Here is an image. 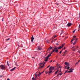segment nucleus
<instances>
[{"label": "nucleus", "instance_id": "f257e3e1", "mask_svg": "<svg viewBox=\"0 0 80 80\" xmlns=\"http://www.w3.org/2000/svg\"><path fill=\"white\" fill-rule=\"evenodd\" d=\"M54 68H55L54 67H52L51 66L49 68V74H50V73H52V71L54 70Z\"/></svg>", "mask_w": 80, "mask_h": 80}, {"label": "nucleus", "instance_id": "f03ea898", "mask_svg": "<svg viewBox=\"0 0 80 80\" xmlns=\"http://www.w3.org/2000/svg\"><path fill=\"white\" fill-rule=\"evenodd\" d=\"M55 51V52H56V53H58V50L57 49V48H54V49H52V52L51 53V54H52L53 52H54Z\"/></svg>", "mask_w": 80, "mask_h": 80}, {"label": "nucleus", "instance_id": "7ed1b4c3", "mask_svg": "<svg viewBox=\"0 0 80 80\" xmlns=\"http://www.w3.org/2000/svg\"><path fill=\"white\" fill-rule=\"evenodd\" d=\"M0 68L2 70H5V65H1L0 66Z\"/></svg>", "mask_w": 80, "mask_h": 80}, {"label": "nucleus", "instance_id": "20e7f679", "mask_svg": "<svg viewBox=\"0 0 80 80\" xmlns=\"http://www.w3.org/2000/svg\"><path fill=\"white\" fill-rule=\"evenodd\" d=\"M44 65L43 64V63H40L39 64V66L40 68H42L43 67H44Z\"/></svg>", "mask_w": 80, "mask_h": 80}, {"label": "nucleus", "instance_id": "39448f33", "mask_svg": "<svg viewBox=\"0 0 80 80\" xmlns=\"http://www.w3.org/2000/svg\"><path fill=\"white\" fill-rule=\"evenodd\" d=\"M70 65H68L65 67V69H69L70 68V67H69V66Z\"/></svg>", "mask_w": 80, "mask_h": 80}, {"label": "nucleus", "instance_id": "423d86ee", "mask_svg": "<svg viewBox=\"0 0 80 80\" xmlns=\"http://www.w3.org/2000/svg\"><path fill=\"white\" fill-rule=\"evenodd\" d=\"M69 71L68 72V73H71L72 72H73V69L72 68H70L69 69Z\"/></svg>", "mask_w": 80, "mask_h": 80}, {"label": "nucleus", "instance_id": "0eeeda50", "mask_svg": "<svg viewBox=\"0 0 80 80\" xmlns=\"http://www.w3.org/2000/svg\"><path fill=\"white\" fill-rule=\"evenodd\" d=\"M35 39V38H33V36H32V37L31 38V42H33V40Z\"/></svg>", "mask_w": 80, "mask_h": 80}, {"label": "nucleus", "instance_id": "6e6552de", "mask_svg": "<svg viewBox=\"0 0 80 80\" xmlns=\"http://www.w3.org/2000/svg\"><path fill=\"white\" fill-rule=\"evenodd\" d=\"M44 61L47 62V61H48V58L46 57V58H44Z\"/></svg>", "mask_w": 80, "mask_h": 80}, {"label": "nucleus", "instance_id": "1a4fd4ad", "mask_svg": "<svg viewBox=\"0 0 80 80\" xmlns=\"http://www.w3.org/2000/svg\"><path fill=\"white\" fill-rule=\"evenodd\" d=\"M71 25H72V23H68L67 24L68 27H70Z\"/></svg>", "mask_w": 80, "mask_h": 80}, {"label": "nucleus", "instance_id": "9d476101", "mask_svg": "<svg viewBox=\"0 0 80 80\" xmlns=\"http://www.w3.org/2000/svg\"><path fill=\"white\" fill-rule=\"evenodd\" d=\"M37 72H36L34 74L35 75V78H37V76H38V75L37 74Z\"/></svg>", "mask_w": 80, "mask_h": 80}, {"label": "nucleus", "instance_id": "9b49d317", "mask_svg": "<svg viewBox=\"0 0 80 80\" xmlns=\"http://www.w3.org/2000/svg\"><path fill=\"white\" fill-rule=\"evenodd\" d=\"M16 68V67H14V68L10 70L11 72H13V70H15V69Z\"/></svg>", "mask_w": 80, "mask_h": 80}, {"label": "nucleus", "instance_id": "f8f14e48", "mask_svg": "<svg viewBox=\"0 0 80 80\" xmlns=\"http://www.w3.org/2000/svg\"><path fill=\"white\" fill-rule=\"evenodd\" d=\"M65 65H70L67 62H65Z\"/></svg>", "mask_w": 80, "mask_h": 80}, {"label": "nucleus", "instance_id": "ddd939ff", "mask_svg": "<svg viewBox=\"0 0 80 80\" xmlns=\"http://www.w3.org/2000/svg\"><path fill=\"white\" fill-rule=\"evenodd\" d=\"M66 53L64 52L62 53L63 56H65L66 55Z\"/></svg>", "mask_w": 80, "mask_h": 80}, {"label": "nucleus", "instance_id": "4468645a", "mask_svg": "<svg viewBox=\"0 0 80 80\" xmlns=\"http://www.w3.org/2000/svg\"><path fill=\"white\" fill-rule=\"evenodd\" d=\"M41 50V49L40 48V46L38 47V50Z\"/></svg>", "mask_w": 80, "mask_h": 80}, {"label": "nucleus", "instance_id": "2eb2a0df", "mask_svg": "<svg viewBox=\"0 0 80 80\" xmlns=\"http://www.w3.org/2000/svg\"><path fill=\"white\" fill-rule=\"evenodd\" d=\"M65 45V43H64V44H62V48Z\"/></svg>", "mask_w": 80, "mask_h": 80}, {"label": "nucleus", "instance_id": "dca6fc26", "mask_svg": "<svg viewBox=\"0 0 80 80\" xmlns=\"http://www.w3.org/2000/svg\"><path fill=\"white\" fill-rule=\"evenodd\" d=\"M51 56V54H49L47 57L48 58L49 57H50Z\"/></svg>", "mask_w": 80, "mask_h": 80}, {"label": "nucleus", "instance_id": "f3484780", "mask_svg": "<svg viewBox=\"0 0 80 80\" xmlns=\"http://www.w3.org/2000/svg\"><path fill=\"white\" fill-rule=\"evenodd\" d=\"M62 48V46H59V48H58V49H61V48Z\"/></svg>", "mask_w": 80, "mask_h": 80}, {"label": "nucleus", "instance_id": "a211bd4d", "mask_svg": "<svg viewBox=\"0 0 80 80\" xmlns=\"http://www.w3.org/2000/svg\"><path fill=\"white\" fill-rule=\"evenodd\" d=\"M58 70H57V71H56V72H55V74L56 75L57 73H58Z\"/></svg>", "mask_w": 80, "mask_h": 80}, {"label": "nucleus", "instance_id": "6ab92c4d", "mask_svg": "<svg viewBox=\"0 0 80 80\" xmlns=\"http://www.w3.org/2000/svg\"><path fill=\"white\" fill-rule=\"evenodd\" d=\"M10 40V38H9L8 39H6V41H8V40Z\"/></svg>", "mask_w": 80, "mask_h": 80}, {"label": "nucleus", "instance_id": "aec40b11", "mask_svg": "<svg viewBox=\"0 0 80 80\" xmlns=\"http://www.w3.org/2000/svg\"><path fill=\"white\" fill-rule=\"evenodd\" d=\"M32 80H36V78H32Z\"/></svg>", "mask_w": 80, "mask_h": 80}, {"label": "nucleus", "instance_id": "412c9836", "mask_svg": "<svg viewBox=\"0 0 80 80\" xmlns=\"http://www.w3.org/2000/svg\"><path fill=\"white\" fill-rule=\"evenodd\" d=\"M76 42H77V41H76L75 42L73 43V45H75V43H76Z\"/></svg>", "mask_w": 80, "mask_h": 80}, {"label": "nucleus", "instance_id": "4be33fe9", "mask_svg": "<svg viewBox=\"0 0 80 80\" xmlns=\"http://www.w3.org/2000/svg\"><path fill=\"white\" fill-rule=\"evenodd\" d=\"M53 47H51V46H50V48H49V49H52V48H53Z\"/></svg>", "mask_w": 80, "mask_h": 80}, {"label": "nucleus", "instance_id": "5701e85b", "mask_svg": "<svg viewBox=\"0 0 80 80\" xmlns=\"http://www.w3.org/2000/svg\"><path fill=\"white\" fill-rule=\"evenodd\" d=\"M73 40H74V38H73L72 39L71 41V42H73Z\"/></svg>", "mask_w": 80, "mask_h": 80}, {"label": "nucleus", "instance_id": "b1692460", "mask_svg": "<svg viewBox=\"0 0 80 80\" xmlns=\"http://www.w3.org/2000/svg\"><path fill=\"white\" fill-rule=\"evenodd\" d=\"M62 51H63V50H62L59 52V53H61L62 52Z\"/></svg>", "mask_w": 80, "mask_h": 80}, {"label": "nucleus", "instance_id": "393cba45", "mask_svg": "<svg viewBox=\"0 0 80 80\" xmlns=\"http://www.w3.org/2000/svg\"><path fill=\"white\" fill-rule=\"evenodd\" d=\"M75 47L74 46L72 48H74V49H75Z\"/></svg>", "mask_w": 80, "mask_h": 80}, {"label": "nucleus", "instance_id": "a878e982", "mask_svg": "<svg viewBox=\"0 0 80 80\" xmlns=\"http://www.w3.org/2000/svg\"><path fill=\"white\" fill-rule=\"evenodd\" d=\"M65 53H66V52H67V50H65L64 52Z\"/></svg>", "mask_w": 80, "mask_h": 80}, {"label": "nucleus", "instance_id": "bb28decb", "mask_svg": "<svg viewBox=\"0 0 80 80\" xmlns=\"http://www.w3.org/2000/svg\"><path fill=\"white\" fill-rule=\"evenodd\" d=\"M67 72H68V70H67L65 72V73H64V74H65V73H67Z\"/></svg>", "mask_w": 80, "mask_h": 80}, {"label": "nucleus", "instance_id": "cd10ccee", "mask_svg": "<svg viewBox=\"0 0 80 80\" xmlns=\"http://www.w3.org/2000/svg\"><path fill=\"white\" fill-rule=\"evenodd\" d=\"M75 30H76L75 29L74 30V31H73V33H75Z\"/></svg>", "mask_w": 80, "mask_h": 80}, {"label": "nucleus", "instance_id": "c85d7f7f", "mask_svg": "<svg viewBox=\"0 0 80 80\" xmlns=\"http://www.w3.org/2000/svg\"><path fill=\"white\" fill-rule=\"evenodd\" d=\"M7 63L8 64V66H9V64H8V61L7 62Z\"/></svg>", "mask_w": 80, "mask_h": 80}, {"label": "nucleus", "instance_id": "c756f323", "mask_svg": "<svg viewBox=\"0 0 80 80\" xmlns=\"http://www.w3.org/2000/svg\"><path fill=\"white\" fill-rule=\"evenodd\" d=\"M76 36H73V38H76Z\"/></svg>", "mask_w": 80, "mask_h": 80}, {"label": "nucleus", "instance_id": "7c9ffc66", "mask_svg": "<svg viewBox=\"0 0 80 80\" xmlns=\"http://www.w3.org/2000/svg\"><path fill=\"white\" fill-rule=\"evenodd\" d=\"M78 62H76V64H75V65H77V64H78Z\"/></svg>", "mask_w": 80, "mask_h": 80}, {"label": "nucleus", "instance_id": "2f4dec72", "mask_svg": "<svg viewBox=\"0 0 80 80\" xmlns=\"http://www.w3.org/2000/svg\"><path fill=\"white\" fill-rule=\"evenodd\" d=\"M2 77H3V76H2V75H1V76H0V78H2Z\"/></svg>", "mask_w": 80, "mask_h": 80}, {"label": "nucleus", "instance_id": "473e14b6", "mask_svg": "<svg viewBox=\"0 0 80 80\" xmlns=\"http://www.w3.org/2000/svg\"><path fill=\"white\" fill-rule=\"evenodd\" d=\"M50 67V66L49 65L48 66V67H47V68H49V67Z\"/></svg>", "mask_w": 80, "mask_h": 80}, {"label": "nucleus", "instance_id": "72a5a7b5", "mask_svg": "<svg viewBox=\"0 0 80 80\" xmlns=\"http://www.w3.org/2000/svg\"><path fill=\"white\" fill-rule=\"evenodd\" d=\"M39 74L40 75H41V74H42V73H40V72H39Z\"/></svg>", "mask_w": 80, "mask_h": 80}, {"label": "nucleus", "instance_id": "f704fd0d", "mask_svg": "<svg viewBox=\"0 0 80 80\" xmlns=\"http://www.w3.org/2000/svg\"><path fill=\"white\" fill-rule=\"evenodd\" d=\"M75 48H78V46H76Z\"/></svg>", "mask_w": 80, "mask_h": 80}, {"label": "nucleus", "instance_id": "c9c22d12", "mask_svg": "<svg viewBox=\"0 0 80 80\" xmlns=\"http://www.w3.org/2000/svg\"><path fill=\"white\" fill-rule=\"evenodd\" d=\"M52 60H51V61H50L49 62H50V63H51V62H52Z\"/></svg>", "mask_w": 80, "mask_h": 80}, {"label": "nucleus", "instance_id": "e433bc0d", "mask_svg": "<svg viewBox=\"0 0 80 80\" xmlns=\"http://www.w3.org/2000/svg\"><path fill=\"white\" fill-rule=\"evenodd\" d=\"M60 75V73H59V74L57 76V77H58Z\"/></svg>", "mask_w": 80, "mask_h": 80}, {"label": "nucleus", "instance_id": "4c0bfd02", "mask_svg": "<svg viewBox=\"0 0 80 80\" xmlns=\"http://www.w3.org/2000/svg\"><path fill=\"white\" fill-rule=\"evenodd\" d=\"M78 40V39L77 38H76V40H75L76 42V41H77V40Z\"/></svg>", "mask_w": 80, "mask_h": 80}, {"label": "nucleus", "instance_id": "58836bf2", "mask_svg": "<svg viewBox=\"0 0 80 80\" xmlns=\"http://www.w3.org/2000/svg\"><path fill=\"white\" fill-rule=\"evenodd\" d=\"M60 75H62V73H61L60 74Z\"/></svg>", "mask_w": 80, "mask_h": 80}, {"label": "nucleus", "instance_id": "ea45409f", "mask_svg": "<svg viewBox=\"0 0 80 80\" xmlns=\"http://www.w3.org/2000/svg\"><path fill=\"white\" fill-rule=\"evenodd\" d=\"M57 35L55 36L54 37V38H55L56 37H57Z\"/></svg>", "mask_w": 80, "mask_h": 80}, {"label": "nucleus", "instance_id": "a19ab883", "mask_svg": "<svg viewBox=\"0 0 80 80\" xmlns=\"http://www.w3.org/2000/svg\"><path fill=\"white\" fill-rule=\"evenodd\" d=\"M38 77H40V74H38Z\"/></svg>", "mask_w": 80, "mask_h": 80}, {"label": "nucleus", "instance_id": "79ce46f5", "mask_svg": "<svg viewBox=\"0 0 80 80\" xmlns=\"http://www.w3.org/2000/svg\"><path fill=\"white\" fill-rule=\"evenodd\" d=\"M63 31H62V32L61 33V34H62V33H63Z\"/></svg>", "mask_w": 80, "mask_h": 80}, {"label": "nucleus", "instance_id": "37998d69", "mask_svg": "<svg viewBox=\"0 0 80 80\" xmlns=\"http://www.w3.org/2000/svg\"><path fill=\"white\" fill-rule=\"evenodd\" d=\"M79 28H80V24L79 25Z\"/></svg>", "mask_w": 80, "mask_h": 80}, {"label": "nucleus", "instance_id": "c03bdc74", "mask_svg": "<svg viewBox=\"0 0 80 80\" xmlns=\"http://www.w3.org/2000/svg\"><path fill=\"white\" fill-rule=\"evenodd\" d=\"M72 50L73 51H75V49H73Z\"/></svg>", "mask_w": 80, "mask_h": 80}, {"label": "nucleus", "instance_id": "a18cd8bd", "mask_svg": "<svg viewBox=\"0 0 80 80\" xmlns=\"http://www.w3.org/2000/svg\"><path fill=\"white\" fill-rule=\"evenodd\" d=\"M43 63H44V64H45V63H46V62H43Z\"/></svg>", "mask_w": 80, "mask_h": 80}, {"label": "nucleus", "instance_id": "49530a36", "mask_svg": "<svg viewBox=\"0 0 80 80\" xmlns=\"http://www.w3.org/2000/svg\"><path fill=\"white\" fill-rule=\"evenodd\" d=\"M7 80H10V79H9V78H8V79H7Z\"/></svg>", "mask_w": 80, "mask_h": 80}, {"label": "nucleus", "instance_id": "de8ad7c7", "mask_svg": "<svg viewBox=\"0 0 80 80\" xmlns=\"http://www.w3.org/2000/svg\"><path fill=\"white\" fill-rule=\"evenodd\" d=\"M2 21H3V18H2Z\"/></svg>", "mask_w": 80, "mask_h": 80}, {"label": "nucleus", "instance_id": "09e8293b", "mask_svg": "<svg viewBox=\"0 0 80 80\" xmlns=\"http://www.w3.org/2000/svg\"><path fill=\"white\" fill-rule=\"evenodd\" d=\"M48 72H47L46 73V74H47V73H48Z\"/></svg>", "mask_w": 80, "mask_h": 80}, {"label": "nucleus", "instance_id": "8fccbe9b", "mask_svg": "<svg viewBox=\"0 0 80 80\" xmlns=\"http://www.w3.org/2000/svg\"><path fill=\"white\" fill-rule=\"evenodd\" d=\"M76 39V38H74V40H75Z\"/></svg>", "mask_w": 80, "mask_h": 80}, {"label": "nucleus", "instance_id": "3c124183", "mask_svg": "<svg viewBox=\"0 0 80 80\" xmlns=\"http://www.w3.org/2000/svg\"><path fill=\"white\" fill-rule=\"evenodd\" d=\"M80 62V60H79L78 61V62Z\"/></svg>", "mask_w": 80, "mask_h": 80}, {"label": "nucleus", "instance_id": "603ef678", "mask_svg": "<svg viewBox=\"0 0 80 80\" xmlns=\"http://www.w3.org/2000/svg\"><path fill=\"white\" fill-rule=\"evenodd\" d=\"M64 49H65V47L64 48Z\"/></svg>", "mask_w": 80, "mask_h": 80}, {"label": "nucleus", "instance_id": "864d4df0", "mask_svg": "<svg viewBox=\"0 0 80 80\" xmlns=\"http://www.w3.org/2000/svg\"><path fill=\"white\" fill-rule=\"evenodd\" d=\"M57 5H58V4H57Z\"/></svg>", "mask_w": 80, "mask_h": 80}, {"label": "nucleus", "instance_id": "5fc2aeb1", "mask_svg": "<svg viewBox=\"0 0 80 80\" xmlns=\"http://www.w3.org/2000/svg\"><path fill=\"white\" fill-rule=\"evenodd\" d=\"M79 30H80L79 29L78 30V31H79Z\"/></svg>", "mask_w": 80, "mask_h": 80}, {"label": "nucleus", "instance_id": "6e6d98bb", "mask_svg": "<svg viewBox=\"0 0 80 80\" xmlns=\"http://www.w3.org/2000/svg\"><path fill=\"white\" fill-rule=\"evenodd\" d=\"M79 15H80V12L79 13Z\"/></svg>", "mask_w": 80, "mask_h": 80}, {"label": "nucleus", "instance_id": "4d7b16f0", "mask_svg": "<svg viewBox=\"0 0 80 80\" xmlns=\"http://www.w3.org/2000/svg\"><path fill=\"white\" fill-rule=\"evenodd\" d=\"M55 40H57V39H55Z\"/></svg>", "mask_w": 80, "mask_h": 80}, {"label": "nucleus", "instance_id": "13d9d810", "mask_svg": "<svg viewBox=\"0 0 80 80\" xmlns=\"http://www.w3.org/2000/svg\"><path fill=\"white\" fill-rule=\"evenodd\" d=\"M62 50H63V48H62Z\"/></svg>", "mask_w": 80, "mask_h": 80}, {"label": "nucleus", "instance_id": "bf43d9fd", "mask_svg": "<svg viewBox=\"0 0 80 80\" xmlns=\"http://www.w3.org/2000/svg\"><path fill=\"white\" fill-rule=\"evenodd\" d=\"M32 58H33V57H32Z\"/></svg>", "mask_w": 80, "mask_h": 80}, {"label": "nucleus", "instance_id": "052dcab7", "mask_svg": "<svg viewBox=\"0 0 80 80\" xmlns=\"http://www.w3.org/2000/svg\"><path fill=\"white\" fill-rule=\"evenodd\" d=\"M60 72H61V71H60Z\"/></svg>", "mask_w": 80, "mask_h": 80}, {"label": "nucleus", "instance_id": "680f3d73", "mask_svg": "<svg viewBox=\"0 0 80 80\" xmlns=\"http://www.w3.org/2000/svg\"><path fill=\"white\" fill-rule=\"evenodd\" d=\"M60 67L59 66V68H60Z\"/></svg>", "mask_w": 80, "mask_h": 80}, {"label": "nucleus", "instance_id": "e2e57ef3", "mask_svg": "<svg viewBox=\"0 0 80 80\" xmlns=\"http://www.w3.org/2000/svg\"><path fill=\"white\" fill-rule=\"evenodd\" d=\"M16 65H17V64H16Z\"/></svg>", "mask_w": 80, "mask_h": 80}]
</instances>
